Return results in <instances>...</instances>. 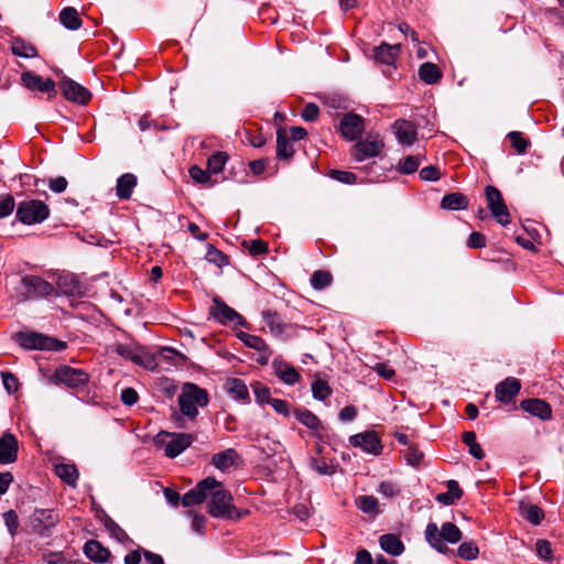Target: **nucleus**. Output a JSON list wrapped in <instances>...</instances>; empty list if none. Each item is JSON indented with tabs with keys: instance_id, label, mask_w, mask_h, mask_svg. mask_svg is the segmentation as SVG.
<instances>
[{
	"instance_id": "nucleus-4",
	"label": "nucleus",
	"mask_w": 564,
	"mask_h": 564,
	"mask_svg": "<svg viewBox=\"0 0 564 564\" xmlns=\"http://www.w3.org/2000/svg\"><path fill=\"white\" fill-rule=\"evenodd\" d=\"M50 216L48 206L40 199H25L18 204L17 219L23 225H35L46 220Z\"/></svg>"
},
{
	"instance_id": "nucleus-33",
	"label": "nucleus",
	"mask_w": 564,
	"mask_h": 564,
	"mask_svg": "<svg viewBox=\"0 0 564 564\" xmlns=\"http://www.w3.org/2000/svg\"><path fill=\"white\" fill-rule=\"evenodd\" d=\"M419 77L425 84L433 85L441 79L442 73L435 64L424 63L420 66Z\"/></svg>"
},
{
	"instance_id": "nucleus-15",
	"label": "nucleus",
	"mask_w": 564,
	"mask_h": 564,
	"mask_svg": "<svg viewBox=\"0 0 564 564\" xmlns=\"http://www.w3.org/2000/svg\"><path fill=\"white\" fill-rule=\"evenodd\" d=\"M59 85L64 97L73 102L85 105L91 98V94L86 87L70 78L64 77Z\"/></svg>"
},
{
	"instance_id": "nucleus-57",
	"label": "nucleus",
	"mask_w": 564,
	"mask_h": 564,
	"mask_svg": "<svg viewBox=\"0 0 564 564\" xmlns=\"http://www.w3.org/2000/svg\"><path fill=\"white\" fill-rule=\"evenodd\" d=\"M330 177L344 184H354L357 180V176L354 173L340 170H333L330 172Z\"/></svg>"
},
{
	"instance_id": "nucleus-13",
	"label": "nucleus",
	"mask_w": 564,
	"mask_h": 564,
	"mask_svg": "<svg viewBox=\"0 0 564 564\" xmlns=\"http://www.w3.org/2000/svg\"><path fill=\"white\" fill-rule=\"evenodd\" d=\"M210 313L214 316V318L221 324L232 323L239 326H247V322L245 321V318L237 311L228 306L219 299L214 300V305L210 308Z\"/></svg>"
},
{
	"instance_id": "nucleus-31",
	"label": "nucleus",
	"mask_w": 564,
	"mask_h": 564,
	"mask_svg": "<svg viewBox=\"0 0 564 564\" xmlns=\"http://www.w3.org/2000/svg\"><path fill=\"white\" fill-rule=\"evenodd\" d=\"M446 486L447 491L438 494L436 500L445 506H451L463 496V490L459 488L458 482L453 479L448 480Z\"/></svg>"
},
{
	"instance_id": "nucleus-42",
	"label": "nucleus",
	"mask_w": 564,
	"mask_h": 564,
	"mask_svg": "<svg viewBox=\"0 0 564 564\" xmlns=\"http://www.w3.org/2000/svg\"><path fill=\"white\" fill-rule=\"evenodd\" d=\"M262 318L272 334L279 335L284 332V325L282 324L281 317L276 313L264 311L262 312Z\"/></svg>"
},
{
	"instance_id": "nucleus-16",
	"label": "nucleus",
	"mask_w": 564,
	"mask_h": 564,
	"mask_svg": "<svg viewBox=\"0 0 564 564\" xmlns=\"http://www.w3.org/2000/svg\"><path fill=\"white\" fill-rule=\"evenodd\" d=\"M392 131L402 145L410 147L417 140V128L416 126L404 119H399L392 124Z\"/></svg>"
},
{
	"instance_id": "nucleus-59",
	"label": "nucleus",
	"mask_w": 564,
	"mask_h": 564,
	"mask_svg": "<svg viewBox=\"0 0 564 564\" xmlns=\"http://www.w3.org/2000/svg\"><path fill=\"white\" fill-rule=\"evenodd\" d=\"M245 245L248 247L249 252L252 256H262L268 252V245L261 239L251 240Z\"/></svg>"
},
{
	"instance_id": "nucleus-26",
	"label": "nucleus",
	"mask_w": 564,
	"mask_h": 564,
	"mask_svg": "<svg viewBox=\"0 0 564 564\" xmlns=\"http://www.w3.org/2000/svg\"><path fill=\"white\" fill-rule=\"evenodd\" d=\"M237 336L246 346H248L252 349H256L260 352H263L264 356L262 357L261 362L262 364L268 362L270 350H269L268 345L261 337H259L257 335L248 334L245 332H240Z\"/></svg>"
},
{
	"instance_id": "nucleus-27",
	"label": "nucleus",
	"mask_w": 564,
	"mask_h": 564,
	"mask_svg": "<svg viewBox=\"0 0 564 564\" xmlns=\"http://www.w3.org/2000/svg\"><path fill=\"white\" fill-rule=\"evenodd\" d=\"M400 53V44L390 45L382 43L375 50V57L378 62L386 65H393Z\"/></svg>"
},
{
	"instance_id": "nucleus-6",
	"label": "nucleus",
	"mask_w": 564,
	"mask_h": 564,
	"mask_svg": "<svg viewBox=\"0 0 564 564\" xmlns=\"http://www.w3.org/2000/svg\"><path fill=\"white\" fill-rule=\"evenodd\" d=\"M209 492L212 494L208 509L209 514L215 518H234L236 509L231 505L232 497L230 492L220 487Z\"/></svg>"
},
{
	"instance_id": "nucleus-1",
	"label": "nucleus",
	"mask_w": 564,
	"mask_h": 564,
	"mask_svg": "<svg viewBox=\"0 0 564 564\" xmlns=\"http://www.w3.org/2000/svg\"><path fill=\"white\" fill-rule=\"evenodd\" d=\"M208 404L207 391L199 388L197 384L186 382L183 384L178 395V405L182 415L191 421L195 420L198 415V409Z\"/></svg>"
},
{
	"instance_id": "nucleus-18",
	"label": "nucleus",
	"mask_w": 564,
	"mask_h": 564,
	"mask_svg": "<svg viewBox=\"0 0 564 564\" xmlns=\"http://www.w3.org/2000/svg\"><path fill=\"white\" fill-rule=\"evenodd\" d=\"M18 451L17 437L12 433L6 432L0 437V464L8 465L14 463L18 458Z\"/></svg>"
},
{
	"instance_id": "nucleus-10",
	"label": "nucleus",
	"mask_w": 564,
	"mask_h": 564,
	"mask_svg": "<svg viewBox=\"0 0 564 564\" xmlns=\"http://www.w3.org/2000/svg\"><path fill=\"white\" fill-rule=\"evenodd\" d=\"M218 487H221L219 481L214 477H207L200 480L193 489L182 497V505L184 507L199 505L205 501L209 491H213Z\"/></svg>"
},
{
	"instance_id": "nucleus-38",
	"label": "nucleus",
	"mask_w": 564,
	"mask_h": 564,
	"mask_svg": "<svg viewBox=\"0 0 564 564\" xmlns=\"http://www.w3.org/2000/svg\"><path fill=\"white\" fill-rule=\"evenodd\" d=\"M11 51L14 55L24 58H32L37 56L36 47L21 39H15L12 42Z\"/></svg>"
},
{
	"instance_id": "nucleus-49",
	"label": "nucleus",
	"mask_w": 564,
	"mask_h": 564,
	"mask_svg": "<svg viewBox=\"0 0 564 564\" xmlns=\"http://www.w3.org/2000/svg\"><path fill=\"white\" fill-rule=\"evenodd\" d=\"M535 552H536V555L539 556V558H541L543 561L552 562L554 558L552 545L545 539H539L535 542Z\"/></svg>"
},
{
	"instance_id": "nucleus-24",
	"label": "nucleus",
	"mask_w": 564,
	"mask_h": 564,
	"mask_svg": "<svg viewBox=\"0 0 564 564\" xmlns=\"http://www.w3.org/2000/svg\"><path fill=\"white\" fill-rule=\"evenodd\" d=\"M85 555L96 563H106L110 557V551L96 540H89L84 545Z\"/></svg>"
},
{
	"instance_id": "nucleus-21",
	"label": "nucleus",
	"mask_w": 564,
	"mask_h": 564,
	"mask_svg": "<svg viewBox=\"0 0 564 564\" xmlns=\"http://www.w3.org/2000/svg\"><path fill=\"white\" fill-rule=\"evenodd\" d=\"M272 368L275 376L289 386L299 382L301 379L299 371L292 365L282 359L275 358L272 361Z\"/></svg>"
},
{
	"instance_id": "nucleus-25",
	"label": "nucleus",
	"mask_w": 564,
	"mask_h": 564,
	"mask_svg": "<svg viewBox=\"0 0 564 564\" xmlns=\"http://www.w3.org/2000/svg\"><path fill=\"white\" fill-rule=\"evenodd\" d=\"M113 351H116L120 357L126 360H131L135 365H144L145 356L141 352L138 346L131 344H115L112 346Z\"/></svg>"
},
{
	"instance_id": "nucleus-48",
	"label": "nucleus",
	"mask_w": 564,
	"mask_h": 564,
	"mask_svg": "<svg viewBox=\"0 0 564 564\" xmlns=\"http://www.w3.org/2000/svg\"><path fill=\"white\" fill-rule=\"evenodd\" d=\"M420 160L415 155H409L399 162L397 171L401 174H412L417 171Z\"/></svg>"
},
{
	"instance_id": "nucleus-62",
	"label": "nucleus",
	"mask_w": 564,
	"mask_h": 564,
	"mask_svg": "<svg viewBox=\"0 0 564 564\" xmlns=\"http://www.w3.org/2000/svg\"><path fill=\"white\" fill-rule=\"evenodd\" d=\"M269 404L274 409V411L285 417L290 415V406L285 400L282 399H272L269 401Z\"/></svg>"
},
{
	"instance_id": "nucleus-39",
	"label": "nucleus",
	"mask_w": 564,
	"mask_h": 564,
	"mask_svg": "<svg viewBox=\"0 0 564 564\" xmlns=\"http://www.w3.org/2000/svg\"><path fill=\"white\" fill-rule=\"evenodd\" d=\"M59 20L62 24L69 30H77L82 25V20L76 9L68 7L61 11Z\"/></svg>"
},
{
	"instance_id": "nucleus-30",
	"label": "nucleus",
	"mask_w": 564,
	"mask_h": 564,
	"mask_svg": "<svg viewBox=\"0 0 564 564\" xmlns=\"http://www.w3.org/2000/svg\"><path fill=\"white\" fill-rule=\"evenodd\" d=\"M379 542L381 549L393 556H399L404 551L402 541L394 534H383L380 536Z\"/></svg>"
},
{
	"instance_id": "nucleus-8",
	"label": "nucleus",
	"mask_w": 564,
	"mask_h": 564,
	"mask_svg": "<svg viewBox=\"0 0 564 564\" xmlns=\"http://www.w3.org/2000/svg\"><path fill=\"white\" fill-rule=\"evenodd\" d=\"M485 193L487 206L492 216L501 226H507L510 223V214L500 191L492 185H488Z\"/></svg>"
},
{
	"instance_id": "nucleus-11",
	"label": "nucleus",
	"mask_w": 564,
	"mask_h": 564,
	"mask_svg": "<svg viewBox=\"0 0 564 564\" xmlns=\"http://www.w3.org/2000/svg\"><path fill=\"white\" fill-rule=\"evenodd\" d=\"M55 382L63 383L67 388H79L85 386L89 376L84 370L75 369L69 366H61L55 370L53 376Z\"/></svg>"
},
{
	"instance_id": "nucleus-58",
	"label": "nucleus",
	"mask_w": 564,
	"mask_h": 564,
	"mask_svg": "<svg viewBox=\"0 0 564 564\" xmlns=\"http://www.w3.org/2000/svg\"><path fill=\"white\" fill-rule=\"evenodd\" d=\"M441 171L434 165L425 166L420 171V178L422 181L435 182L440 180Z\"/></svg>"
},
{
	"instance_id": "nucleus-19",
	"label": "nucleus",
	"mask_w": 564,
	"mask_h": 564,
	"mask_svg": "<svg viewBox=\"0 0 564 564\" xmlns=\"http://www.w3.org/2000/svg\"><path fill=\"white\" fill-rule=\"evenodd\" d=\"M82 285L77 276L73 273H63L56 280L54 296L66 295L75 296L80 294Z\"/></svg>"
},
{
	"instance_id": "nucleus-20",
	"label": "nucleus",
	"mask_w": 564,
	"mask_h": 564,
	"mask_svg": "<svg viewBox=\"0 0 564 564\" xmlns=\"http://www.w3.org/2000/svg\"><path fill=\"white\" fill-rule=\"evenodd\" d=\"M521 389L520 381L514 377H508L496 387V399L502 403L511 402Z\"/></svg>"
},
{
	"instance_id": "nucleus-52",
	"label": "nucleus",
	"mask_w": 564,
	"mask_h": 564,
	"mask_svg": "<svg viewBox=\"0 0 564 564\" xmlns=\"http://www.w3.org/2000/svg\"><path fill=\"white\" fill-rule=\"evenodd\" d=\"M378 492L386 498H394L400 495L401 488L393 481H381L378 487Z\"/></svg>"
},
{
	"instance_id": "nucleus-55",
	"label": "nucleus",
	"mask_w": 564,
	"mask_h": 564,
	"mask_svg": "<svg viewBox=\"0 0 564 564\" xmlns=\"http://www.w3.org/2000/svg\"><path fill=\"white\" fill-rule=\"evenodd\" d=\"M3 520L11 535H14L19 528V518L15 511L8 510L3 513Z\"/></svg>"
},
{
	"instance_id": "nucleus-50",
	"label": "nucleus",
	"mask_w": 564,
	"mask_h": 564,
	"mask_svg": "<svg viewBox=\"0 0 564 564\" xmlns=\"http://www.w3.org/2000/svg\"><path fill=\"white\" fill-rule=\"evenodd\" d=\"M458 555L467 561L477 558L479 549L474 542H464L457 549Z\"/></svg>"
},
{
	"instance_id": "nucleus-63",
	"label": "nucleus",
	"mask_w": 564,
	"mask_h": 564,
	"mask_svg": "<svg viewBox=\"0 0 564 564\" xmlns=\"http://www.w3.org/2000/svg\"><path fill=\"white\" fill-rule=\"evenodd\" d=\"M318 115H319V109H318L317 105H315L313 102L307 104L302 111V118L308 122L315 121L317 119Z\"/></svg>"
},
{
	"instance_id": "nucleus-64",
	"label": "nucleus",
	"mask_w": 564,
	"mask_h": 564,
	"mask_svg": "<svg viewBox=\"0 0 564 564\" xmlns=\"http://www.w3.org/2000/svg\"><path fill=\"white\" fill-rule=\"evenodd\" d=\"M67 184V180L64 176H58L50 180L48 187L52 192L59 194L66 189Z\"/></svg>"
},
{
	"instance_id": "nucleus-32",
	"label": "nucleus",
	"mask_w": 564,
	"mask_h": 564,
	"mask_svg": "<svg viewBox=\"0 0 564 564\" xmlns=\"http://www.w3.org/2000/svg\"><path fill=\"white\" fill-rule=\"evenodd\" d=\"M56 475L67 485L75 487L78 479V470L74 464H57L55 466Z\"/></svg>"
},
{
	"instance_id": "nucleus-40",
	"label": "nucleus",
	"mask_w": 564,
	"mask_h": 564,
	"mask_svg": "<svg viewBox=\"0 0 564 564\" xmlns=\"http://www.w3.org/2000/svg\"><path fill=\"white\" fill-rule=\"evenodd\" d=\"M227 386H228V391L230 392V394H232L234 398H236L237 400L246 401L249 399L248 388L241 379H238V378L230 379V380H228Z\"/></svg>"
},
{
	"instance_id": "nucleus-61",
	"label": "nucleus",
	"mask_w": 564,
	"mask_h": 564,
	"mask_svg": "<svg viewBox=\"0 0 564 564\" xmlns=\"http://www.w3.org/2000/svg\"><path fill=\"white\" fill-rule=\"evenodd\" d=\"M189 175L195 182L199 184H205L210 180L208 171H204L197 165H194L189 169Z\"/></svg>"
},
{
	"instance_id": "nucleus-36",
	"label": "nucleus",
	"mask_w": 564,
	"mask_h": 564,
	"mask_svg": "<svg viewBox=\"0 0 564 564\" xmlns=\"http://www.w3.org/2000/svg\"><path fill=\"white\" fill-rule=\"evenodd\" d=\"M357 508L364 513L377 516L379 514L380 508L378 499L373 496H359L356 498Z\"/></svg>"
},
{
	"instance_id": "nucleus-54",
	"label": "nucleus",
	"mask_w": 564,
	"mask_h": 564,
	"mask_svg": "<svg viewBox=\"0 0 564 564\" xmlns=\"http://www.w3.org/2000/svg\"><path fill=\"white\" fill-rule=\"evenodd\" d=\"M256 401L260 404L268 403L273 398H270V390L265 386L257 382L252 386Z\"/></svg>"
},
{
	"instance_id": "nucleus-14",
	"label": "nucleus",
	"mask_w": 564,
	"mask_h": 564,
	"mask_svg": "<svg viewBox=\"0 0 564 564\" xmlns=\"http://www.w3.org/2000/svg\"><path fill=\"white\" fill-rule=\"evenodd\" d=\"M349 443L354 447H360L364 452L372 455H380L382 452V444L377 433L367 431L365 433L355 434L349 437Z\"/></svg>"
},
{
	"instance_id": "nucleus-37",
	"label": "nucleus",
	"mask_w": 564,
	"mask_h": 564,
	"mask_svg": "<svg viewBox=\"0 0 564 564\" xmlns=\"http://www.w3.org/2000/svg\"><path fill=\"white\" fill-rule=\"evenodd\" d=\"M293 414L300 423L310 430L316 431L321 426L318 417L307 409H295Z\"/></svg>"
},
{
	"instance_id": "nucleus-17",
	"label": "nucleus",
	"mask_w": 564,
	"mask_h": 564,
	"mask_svg": "<svg viewBox=\"0 0 564 564\" xmlns=\"http://www.w3.org/2000/svg\"><path fill=\"white\" fill-rule=\"evenodd\" d=\"M340 132L347 140H356L365 130L364 119L356 113H347L340 120Z\"/></svg>"
},
{
	"instance_id": "nucleus-47",
	"label": "nucleus",
	"mask_w": 564,
	"mask_h": 564,
	"mask_svg": "<svg viewBox=\"0 0 564 564\" xmlns=\"http://www.w3.org/2000/svg\"><path fill=\"white\" fill-rule=\"evenodd\" d=\"M332 274L327 271L317 270L311 278V285L315 290H323L332 283Z\"/></svg>"
},
{
	"instance_id": "nucleus-2",
	"label": "nucleus",
	"mask_w": 564,
	"mask_h": 564,
	"mask_svg": "<svg viewBox=\"0 0 564 564\" xmlns=\"http://www.w3.org/2000/svg\"><path fill=\"white\" fill-rule=\"evenodd\" d=\"M425 539L429 544L442 554L448 552L447 543L455 544L462 539L458 527L452 522H445L441 529L436 523H429L425 529Z\"/></svg>"
},
{
	"instance_id": "nucleus-43",
	"label": "nucleus",
	"mask_w": 564,
	"mask_h": 564,
	"mask_svg": "<svg viewBox=\"0 0 564 564\" xmlns=\"http://www.w3.org/2000/svg\"><path fill=\"white\" fill-rule=\"evenodd\" d=\"M463 442L469 447V454L477 458L482 459L485 456V453L481 448V446L476 441V434L471 431L464 432L463 433Z\"/></svg>"
},
{
	"instance_id": "nucleus-60",
	"label": "nucleus",
	"mask_w": 564,
	"mask_h": 564,
	"mask_svg": "<svg viewBox=\"0 0 564 564\" xmlns=\"http://www.w3.org/2000/svg\"><path fill=\"white\" fill-rule=\"evenodd\" d=\"M41 561L44 564H61L65 562V556L62 552L45 551L41 554Z\"/></svg>"
},
{
	"instance_id": "nucleus-22",
	"label": "nucleus",
	"mask_w": 564,
	"mask_h": 564,
	"mask_svg": "<svg viewBox=\"0 0 564 564\" xmlns=\"http://www.w3.org/2000/svg\"><path fill=\"white\" fill-rule=\"evenodd\" d=\"M59 521L58 514L53 509H35L32 514L33 527L37 530H47Z\"/></svg>"
},
{
	"instance_id": "nucleus-35",
	"label": "nucleus",
	"mask_w": 564,
	"mask_h": 564,
	"mask_svg": "<svg viewBox=\"0 0 564 564\" xmlns=\"http://www.w3.org/2000/svg\"><path fill=\"white\" fill-rule=\"evenodd\" d=\"M237 453L232 448H228L213 456L212 462L219 470H226L234 465Z\"/></svg>"
},
{
	"instance_id": "nucleus-56",
	"label": "nucleus",
	"mask_w": 564,
	"mask_h": 564,
	"mask_svg": "<svg viewBox=\"0 0 564 564\" xmlns=\"http://www.w3.org/2000/svg\"><path fill=\"white\" fill-rule=\"evenodd\" d=\"M14 198L8 194L0 196V218L9 216L14 209Z\"/></svg>"
},
{
	"instance_id": "nucleus-51",
	"label": "nucleus",
	"mask_w": 564,
	"mask_h": 564,
	"mask_svg": "<svg viewBox=\"0 0 564 564\" xmlns=\"http://www.w3.org/2000/svg\"><path fill=\"white\" fill-rule=\"evenodd\" d=\"M311 467L321 475H333L335 473V466L322 457H313L311 459Z\"/></svg>"
},
{
	"instance_id": "nucleus-34",
	"label": "nucleus",
	"mask_w": 564,
	"mask_h": 564,
	"mask_svg": "<svg viewBox=\"0 0 564 564\" xmlns=\"http://www.w3.org/2000/svg\"><path fill=\"white\" fill-rule=\"evenodd\" d=\"M294 153L293 144L286 133L279 130L276 133V156L279 159H290Z\"/></svg>"
},
{
	"instance_id": "nucleus-45",
	"label": "nucleus",
	"mask_w": 564,
	"mask_h": 564,
	"mask_svg": "<svg viewBox=\"0 0 564 564\" xmlns=\"http://www.w3.org/2000/svg\"><path fill=\"white\" fill-rule=\"evenodd\" d=\"M312 394L314 399L325 401L332 394V389L325 380L317 379L312 383Z\"/></svg>"
},
{
	"instance_id": "nucleus-44",
	"label": "nucleus",
	"mask_w": 564,
	"mask_h": 564,
	"mask_svg": "<svg viewBox=\"0 0 564 564\" xmlns=\"http://www.w3.org/2000/svg\"><path fill=\"white\" fill-rule=\"evenodd\" d=\"M228 160V156L224 152H216L210 155L207 160V170L214 174H217L223 171L225 164Z\"/></svg>"
},
{
	"instance_id": "nucleus-3",
	"label": "nucleus",
	"mask_w": 564,
	"mask_h": 564,
	"mask_svg": "<svg viewBox=\"0 0 564 564\" xmlns=\"http://www.w3.org/2000/svg\"><path fill=\"white\" fill-rule=\"evenodd\" d=\"M194 437L187 433H170L162 431L155 436V444L164 451L165 456L175 458L192 445Z\"/></svg>"
},
{
	"instance_id": "nucleus-28",
	"label": "nucleus",
	"mask_w": 564,
	"mask_h": 564,
	"mask_svg": "<svg viewBox=\"0 0 564 564\" xmlns=\"http://www.w3.org/2000/svg\"><path fill=\"white\" fill-rule=\"evenodd\" d=\"M135 186V175L131 173H126L117 180L116 194L120 199H129Z\"/></svg>"
},
{
	"instance_id": "nucleus-41",
	"label": "nucleus",
	"mask_w": 564,
	"mask_h": 564,
	"mask_svg": "<svg viewBox=\"0 0 564 564\" xmlns=\"http://www.w3.org/2000/svg\"><path fill=\"white\" fill-rule=\"evenodd\" d=\"M521 514L533 525H539L544 519L543 511L535 505L521 506Z\"/></svg>"
},
{
	"instance_id": "nucleus-9",
	"label": "nucleus",
	"mask_w": 564,
	"mask_h": 564,
	"mask_svg": "<svg viewBox=\"0 0 564 564\" xmlns=\"http://www.w3.org/2000/svg\"><path fill=\"white\" fill-rule=\"evenodd\" d=\"M384 147L379 137H368L355 143L350 150L351 158L357 162L378 156Z\"/></svg>"
},
{
	"instance_id": "nucleus-5",
	"label": "nucleus",
	"mask_w": 564,
	"mask_h": 564,
	"mask_svg": "<svg viewBox=\"0 0 564 564\" xmlns=\"http://www.w3.org/2000/svg\"><path fill=\"white\" fill-rule=\"evenodd\" d=\"M15 341L24 349L63 350L66 345L53 337L35 332H20L14 336Z\"/></svg>"
},
{
	"instance_id": "nucleus-29",
	"label": "nucleus",
	"mask_w": 564,
	"mask_h": 564,
	"mask_svg": "<svg viewBox=\"0 0 564 564\" xmlns=\"http://www.w3.org/2000/svg\"><path fill=\"white\" fill-rule=\"evenodd\" d=\"M441 207L448 210H464L468 208V198L462 193H451L442 198Z\"/></svg>"
},
{
	"instance_id": "nucleus-7",
	"label": "nucleus",
	"mask_w": 564,
	"mask_h": 564,
	"mask_svg": "<svg viewBox=\"0 0 564 564\" xmlns=\"http://www.w3.org/2000/svg\"><path fill=\"white\" fill-rule=\"evenodd\" d=\"M24 288V299L35 300L54 295L55 286L48 281L37 275H25L22 278Z\"/></svg>"
},
{
	"instance_id": "nucleus-53",
	"label": "nucleus",
	"mask_w": 564,
	"mask_h": 564,
	"mask_svg": "<svg viewBox=\"0 0 564 564\" xmlns=\"http://www.w3.org/2000/svg\"><path fill=\"white\" fill-rule=\"evenodd\" d=\"M508 138L519 154L525 153L529 142L523 138L521 132L512 131L508 133Z\"/></svg>"
},
{
	"instance_id": "nucleus-23",
	"label": "nucleus",
	"mask_w": 564,
	"mask_h": 564,
	"mask_svg": "<svg viewBox=\"0 0 564 564\" xmlns=\"http://www.w3.org/2000/svg\"><path fill=\"white\" fill-rule=\"evenodd\" d=\"M523 411L536 416L541 420H550L552 416V409L549 403L541 399H527L521 402Z\"/></svg>"
},
{
	"instance_id": "nucleus-12",
	"label": "nucleus",
	"mask_w": 564,
	"mask_h": 564,
	"mask_svg": "<svg viewBox=\"0 0 564 564\" xmlns=\"http://www.w3.org/2000/svg\"><path fill=\"white\" fill-rule=\"evenodd\" d=\"M21 82L28 89L46 94L48 98H53L56 95L55 83L51 78H43L32 72H23L21 74Z\"/></svg>"
},
{
	"instance_id": "nucleus-46",
	"label": "nucleus",
	"mask_w": 564,
	"mask_h": 564,
	"mask_svg": "<svg viewBox=\"0 0 564 564\" xmlns=\"http://www.w3.org/2000/svg\"><path fill=\"white\" fill-rule=\"evenodd\" d=\"M105 528L119 542H124L129 539L123 529L119 527L110 517L106 516L104 520Z\"/></svg>"
}]
</instances>
